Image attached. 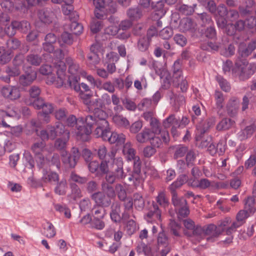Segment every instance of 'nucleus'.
<instances>
[{"mask_svg":"<svg viewBox=\"0 0 256 256\" xmlns=\"http://www.w3.org/2000/svg\"><path fill=\"white\" fill-rule=\"evenodd\" d=\"M108 114L103 110L99 108H95L92 114H88L84 118V122L88 126H94V135L100 134V131L104 129L106 131L110 126L107 120Z\"/></svg>","mask_w":256,"mask_h":256,"instance_id":"f257e3e1","label":"nucleus"},{"mask_svg":"<svg viewBox=\"0 0 256 256\" xmlns=\"http://www.w3.org/2000/svg\"><path fill=\"white\" fill-rule=\"evenodd\" d=\"M124 164L123 159L120 156H115L111 159L110 170L105 177L107 182L113 184L125 178L126 174L124 170Z\"/></svg>","mask_w":256,"mask_h":256,"instance_id":"f03ea898","label":"nucleus"},{"mask_svg":"<svg viewBox=\"0 0 256 256\" xmlns=\"http://www.w3.org/2000/svg\"><path fill=\"white\" fill-rule=\"evenodd\" d=\"M126 155L128 160H134L133 170L128 180L130 182H138L142 178L141 168L142 162L138 156H136V150L132 148H129L126 144L122 150Z\"/></svg>","mask_w":256,"mask_h":256,"instance_id":"7ed1b4c3","label":"nucleus"},{"mask_svg":"<svg viewBox=\"0 0 256 256\" xmlns=\"http://www.w3.org/2000/svg\"><path fill=\"white\" fill-rule=\"evenodd\" d=\"M235 66L240 70L238 78L242 81L248 80L256 72V64L254 63L248 64L246 60H236Z\"/></svg>","mask_w":256,"mask_h":256,"instance_id":"20e7f679","label":"nucleus"},{"mask_svg":"<svg viewBox=\"0 0 256 256\" xmlns=\"http://www.w3.org/2000/svg\"><path fill=\"white\" fill-rule=\"evenodd\" d=\"M23 70L24 74L20 76L19 82L22 86H26L30 85L36 79L37 74L35 70L27 64H24Z\"/></svg>","mask_w":256,"mask_h":256,"instance_id":"39448f33","label":"nucleus"},{"mask_svg":"<svg viewBox=\"0 0 256 256\" xmlns=\"http://www.w3.org/2000/svg\"><path fill=\"white\" fill-rule=\"evenodd\" d=\"M214 122L215 119L212 117L208 118L206 120H200L198 122L196 126V140H200L203 135L209 130L210 128L214 126Z\"/></svg>","mask_w":256,"mask_h":256,"instance_id":"423d86ee","label":"nucleus"},{"mask_svg":"<svg viewBox=\"0 0 256 256\" xmlns=\"http://www.w3.org/2000/svg\"><path fill=\"white\" fill-rule=\"evenodd\" d=\"M18 0H4L0 3V6L5 12H12L14 10H20L24 12L27 8L24 2L21 1L17 3Z\"/></svg>","mask_w":256,"mask_h":256,"instance_id":"0eeeda50","label":"nucleus"},{"mask_svg":"<svg viewBox=\"0 0 256 256\" xmlns=\"http://www.w3.org/2000/svg\"><path fill=\"white\" fill-rule=\"evenodd\" d=\"M84 123V126H76V136L78 140L82 142H88L90 138L92 130H94L95 128L88 126L86 124Z\"/></svg>","mask_w":256,"mask_h":256,"instance_id":"6e6552de","label":"nucleus"},{"mask_svg":"<svg viewBox=\"0 0 256 256\" xmlns=\"http://www.w3.org/2000/svg\"><path fill=\"white\" fill-rule=\"evenodd\" d=\"M90 198L95 202L96 206L98 207L108 208L112 203V200L102 192L93 193L91 194Z\"/></svg>","mask_w":256,"mask_h":256,"instance_id":"1a4fd4ad","label":"nucleus"},{"mask_svg":"<svg viewBox=\"0 0 256 256\" xmlns=\"http://www.w3.org/2000/svg\"><path fill=\"white\" fill-rule=\"evenodd\" d=\"M80 80V76H72V81L69 80L68 82L67 86H70V88L74 90L76 92H80V91L82 92H92L89 86L84 83L82 82L80 84L78 83Z\"/></svg>","mask_w":256,"mask_h":256,"instance_id":"9d476101","label":"nucleus"},{"mask_svg":"<svg viewBox=\"0 0 256 256\" xmlns=\"http://www.w3.org/2000/svg\"><path fill=\"white\" fill-rule=\"evenodd\" d=\"M180 30L184 32L194 34L197 29V25L192 18L186 17L182 18L179 24Z\"/></svg>","mask_w":256,"mask_h":256,"instance_id":"9b49d317","label":"nucleus"},{"mask_svg":"<svg viewBox=\"0 0 256 256\" xmlns=\"http://www.w3.org/2000/svg\"><path fill=\"white\" fill-rule=\"evenodd\" d=\"M1 94L6 98L10 100H14L20 98L19 89L16 86H4L1 89Z\"/></svg>","mask_w":256,"mask_h":256,"instance_id":"f8f14e48","label":"nucleus"},{"mask_svg":"<svg viewBox=\"0 0 256 256\" xmlns=\"http://www.w3.org/2000/svg\"><path fill=\"white\" fill-rule=\"evenodd\" d=\"M256 48V41L249 42L247 46L244 43L240 44L238 49V58H246L248 57Z\"/></svg>","mask_w":256,"mask_h":256,"instance_id":"ddd939ff","label":"nucleus"},{"mask_svg":"<svg viewBox=\"0 0 256 256\" xmlns=\"http://www.w3.org/2000/svg\"><path fill=\"white\" fill-rule=\"evenodd\" d=\"M38 16L42 22L49 24L53 22L55 14L50 8H44L38 11Z\"/></svg>","mask_w":256,"mask_h":256,"instance_id":"4468645a","label":"nucleus"},{"mask_svg":"<svg viewBox=\"0 0 256 256\" xmlns=\"http://www.w3.org/2000/svg\"><path fill=\"white\" fill-rule=\"evenodd\" d=\"M168 96L170 99V104L176 111L185 102V98L182 94H174L172 90H171L168 92Z\"/></svg>","mask_w":256,"mask_h":256,"instance_id":"2eb2a0df","label":"nucleus"},{"mask_svg":"<svg viewBox=\"0 0 256 256\" xmlns=\"http://www.w3.org/2000/svg\"><path fill=\"white\" fill-rule=\"evenodd\" d=\"M239 106L240 100L238 98L233 97L230 99L226 106L228 114L230 117H235L238 114Z\"/></svg>","mask_w":256,"mask_h":256,"instance_id":"dca6fc26","label":"nucleus"},{"mask_svg":"<svg viewBox=\"0 0 256 256\" xmlns=\"http://www.w3.org/2000/svg\"><path fill=\"white\" fill-rule=\"evenodd\" d=\"M118 133L116 132H112L110 126L106 131L104 129L100 131V134L95 135L96 138H101L104 141H108L110 144H116Z\"/></svg>","mask_w":256,"mask_h":256,"instance_id":"f3484780","label":"nucleus"},{"mask_svg":"<svg viewBox=\"0 0 256 256\" xmlns=\"http://www.w3.org/2000/svg\"><path fill=\"white\" fill-rule=\"evenodd\" d=\"M204 235L210 236L206 238L207 241L214 242L215 240V238L221 234L217 226L214 224H210L204 226Z\"/></svg>","mask_w":256,"mask_h":256,"instance_id":"a211bd4d","label":"nucleus"},{"mask_svg":"<svg viewBox=\"0 0 256 256\" xmlns=\"http://www.w3.org/2000/svg\"><path fill=\"white\" fill-rule=\"evenodd\" d=\"M256 130V125L252 124L241 130L237 134L238 138L240 140L244 141L250 138Z\"/></svg>","mask_w":256,"mask_h":256,"instance_id":"6ab92c4d","label":"nucleus"},{"mask_svg":"<svg viewBox=\"0 0 256 256\" xmlns=\"http://www.w3.org/2000/svg\"><path fill=\"white\" fill-rule=\"evenodd\" d=\"M128 17L132 21H138L144 15L143 10L139 6H134L128 8L126 10Z\"/></svg>","mask_w":256,"mask_h":256,"instance_id":"aec40b11","label":"nucleus"},{"mask_svg":"<svg viewBox=\"0 0 256 256\" xmlns=\"http://www.w3.org/2000/svg\"><path fill=\"white\" fill-rule=\"evenodd\" d=\"M196 7V3L192 4V5L180 4L177 5L176 10L180 14L188 16L192 15Z\"/></svg>","mask_w":256,"mask_h":256,"instance_id":"412c9836","label":"nucleus"},{"mask_svg":"<svg viewBox=\"0 0 256 256\" xmlns=\"http://www.w3.org/2000/svg\"><path fill=\"white\" fill-rule=\"evenodd\" d=\"M153 132L149 128H144L136 136V140L140 144H144L150 142L152 138Z\"/></svg>","mask_w":256,"mask_h":256,"instance_id":"4be33fe9","label":"nucleus"},{"mask_svg":"<svg viewBox=\"0 0 256 256\" xmlns=\"http://www.w3.org/2000/svg\"><path fill=\"white\" fill-rule=\"evenodd\" d=\"M42 180L46 183L56 184L59 180V176L56 172L52 171H48L46 169L42 170Z\"/></svg>","mask_w":256,"mask_h":256,"instance_id":"5701e85b","label":"nucleus"},{"mask_svg":"<svg viewBox=\"0 0 256 256\" xmlns=\"http://www.w3.org/2000/svg\"><path fill=\"white\" fill-rule=\"evenodd\" d=\"M26 61L28 64L34 66H39L42 62V58L36 52L35 50H31L30 54L26 57Z\"/></svg>","mask_w":256,"mask_h":256,"instance_id":"b1692460","label":"nucleus"},{"mask_svg":"<svg viewBox=\"0 0 256 256\" xmlns=\"http://www.w3.org/2000/svg\"><path fill=\"white\" fill-rule=\"evenodd\" d=\"M97 154L99 158L101 160H111L116 156V151L112 150L108 152L106 146H102L98 148Z\"/></svg>","mask_w":256,"mask_h":256,"instance_id":"393cba45","label":"nucleus"},{"mask_svg":"<svg viewBox=\"0 0 256 256\" xmlns=\"http://www.w3.org/2000/svg\"><path fill=\"white\" fill-rule=\"evenodd\" d=\"M121 208L120 204L116 203L112 204L110 206V218L115 223L121 222Z\"/></svg>","mask_w":256,"mask_h":256,"instance_id":"a878e982","label":"nucleus"},{"mask_svg":"<svg viewBox=\"0 0 256 256\" xmlns=\"http://www.w3.org/2000/svg\"><path fill=\"white\" fill-rule=\"evenodd\" d=\"M196 18L202 27L214 24L211 14L206 12L198 14Z\"/></svg>","mask_w":256,"mask_h":256,"instance_id":"bb28decb","label":"nucleus"},{"mask_svg":"<svg viewBox=\"0 0 256 256\" xmlns=\"http://www.w3.org/2000/svg\"><path fill=\"white\" fill-rule=\"evenodd\" d=\"M42 108V112H40V116L43 117V120L46 123L50 122V114L54 110L53 104L50 102H46Z\"/></svg>","mask_w":256,"mask_h":256,"instance_id":"cd10ccee","label":"nucleus"},{"mask_svg":"<svg viewBox=\"0 0 256 256\" xmlns=\"http://www.w3.org/2000/svg\"><path fill=\"white\" fill-rule=\"evenodd\" d=\"M234 124V120L228 118H224L218 124L216 128L218 131H224L232 128Z\"/></svg>","mask_w":256,"mask_h":256,"instance_id":"c85d7f7f","label":"nucleus"},{"mask_svg":"<svg viewBox=\"0 0 256 256\" xmlns=\"http://www.w3.org/2000/svg\"><path fill=\"white\" fill-rule=\"evenodd\" d=\"M66 64L68 66V72L72 76H78L79 72L80 66L72 58L68 57L66 58Z\"/></svg>","mask_w":256,"mask_h":256,"instance_id":"c756f323","label":"nucleus"},{"mask_svg":"<svg viewBox=\"0 0 256 256\" xmlns=\"http://www.w3.org/2000/svg\"><path fill=\"white\" fill-rule=\"evenodd\" d=\"M62 160L64 164L68 168H74L77 164L78 162L74 160V158L67 151H62L61 153Z\"/></svg>","mask_w":256,"mask_h":256,"instance_id":"7c9ffc66","label":"nucleus"},{"mask_svg":"<svg viewBox=\"0 0 256 256\" xmlns=\"http://www.w3.org/2000/svg\"><path fill=\"white\" fill-rule=\"evenodd\" d=\"M172 203L174 206L175 210L180 207L186 206L188 204L187 200L183 196H179L178 194H172Z\"/></svg>","mask_w":256,"mask_h":256,"instance_id":"2f4dec72","label":"nucleus"},{"mask_svg":"<svg viewBox=\"0 0 256 256\" xmlns=\"http://www.w3.org/2000/svg\"><path fill=\"white\" fill-rule=\"evenodd\" d=\"M164 128L172 127H180V118H177L174 114L169 116L163 122Z\"/></svg>","mask_w":256,"mask_h":256,"instance_id":"473e14b6","label":"nucleus"},{"mask_svg":"<svg viewBox=\"0 0 256 256\" xmlns=\"http://www.w3.org/2000/svg\"><path fill=\"white\" fill-rule=\"evenodd\" d=\"M14 21V26L16 28V30H18L22 33L26 34L30 30V25L28 22L25 20L21 21Z\"/></svg>","mask_w":256,"mask_h":256,"instance_id":"72a5a7b5","label":"nucleus"},{"mask_svg":"<svg viewBox=\"0 0 256 256\" xmlns=\"http://www.w3.org/2000/svg\"><path fill=\"white\" fill-rule=\"evenodd\" d=\"M132 198L135 208L138 210H142L144 206L145 202L142 194L138 192L134 193Z\"/></svg>","mask_w":256,"mask_h":256,"instance_id":"f704fd0d","label":"nucleus"},{"mask_svg":"<svg viewBox=\"0 0 256 256\" xmlns=\"http://www.w3.org/2000/svg\"><path fill=\"white\" fill-rule=\"evenodd\" d=\"M113 121L118 127L128 128L130 126V122L128 119L122 115L116 114L113 116Z\"/></svg>","mask_w":256,"mask_h":256,"instance_id":"c9c22d12","label":"nucleus"},{"mask_svg":"<svg viewBox=\"0 0 256 256\" xmlns=\"http://www.w3.org/2000/svg\"><path fill=\"white\" fill-rule=\"evenodd\" d=\"M56 184L54 189V192L59 196L65 195L67 188L66 180L64 178H62L60 182L58 180Z\"/></svg>","mask_w":256,"mask_h":256,"instance_id":"e433bc0d","label":"nucleus"},{"mask_svg":"<svg viewBox=\"0 0 256 256\" xmlns=\"http://www.w3.org/2000/svg\"><path fill=\"white\" fill-rule=\"evenodd\" d=\"M203 35L209 40H216L217 32L214 24L209 25L204 30Z\"/></svg>","mask_w":256,"mask_h":256,"instance_id":"4c0bfd02","label":"nucleus"},{"mask_svg":"<svg viewBox=\"0 0 256 256\" xmlns=\"http://www.w3.org/2000/svg\"><path fill=\"white\" fill-rule=\"evenodd\" d=\"M150 42L145 36H141L138 40L137 48L142 52H146L148 50Z\"/></svg>","mask_w":256,"mask_h":256,"instance_id":"58836bf2","label":"nucleus"},{"mask_svg":"<svg viewBox=\"0 0 256 256\" xmlns=\"http://www.w3.org/2000/svg\"><path fill=\"white\" fill-rule=\"evenodd\" d=\"M58 136H62L66 140H68L70 138V132L66 130L65 126L60 122H56L54 125Z\"/></svg>","mask_w":256,"mask_h":256,"instance_id":"ea45409f","label":"nucleus"},{"mask_svg":"<svg viewBox=\"0 0 256 256\" xmlns=\"http://www.w3.org/2000/svg\"><path fill=\"white\" fill-rule=\"evenodd\" d=\"M136 252L138 254H144L146 256H150L152 254V248L143 242H140L136 248Z\"/></svg>","mask_w":256,"mask_h":256,"instance_id":"a19ab883","label":"nucleus"},{"mask_svg":"<svg viewBox=\"0 0 256 256\" xmlns=\"http://www.w3.org/2000/svg\"><path fill=\"white\" fill-rule=\"evenodd\" d=\"M161 216V212L159 210L158 204L156 203H152V207L150 208V210L146 214L145 218L150 222V219L155 217L157 218H160Z\"/></svg>","mask_w":256,"mask_h":256,"instance_id":"79ce46f5","label":"nucleus"},{"mask_svg":"<svg viewBox=\"0 0 256 256\" xmlns=\"http://www.w3.org/2000/svg\"><path fill=\"white\" fill-rule=\"evenodd\" d=\"M74 37L72 34L64 32L62 34L60 38L58 39V42L61 46L63 44L62 42L64 44L71 45L74 42Z\"/></svg>","mask_w":256,"mask_h":256,"instance_id":"37998d69","label":"nucleus"},{"mask_svg":"<svg viewBox=\"0 0 256 256\" xmlns=\"http://www.w3.org/2000/svg\"><path fill=\"white\" fill-rule=\"evenodd\" d=\"M42 227L44 230V234L46 237L52 238L56 235V232L52 223L47 222L42 224Z\"/></svg>","mask_w":256,"mask_h":256,"instance_id":"c03bdc74","label":"nucleus"},{"mask_svg":"<svg viewBox=\"0 0 256 256\" xmlns=\"http://www.w3.org/2000/svg\"><path fill=\"white\" fill-rule=\"evenodd\" d=\"M108 182V184L104 183L102 185V192L106 196L111 200L116 196V192L114 188Z\"/></svg>","mask_w":256,"mask_h":256,"instance_id":"a18cd8bd","label":"nucleus"},{"mask_svg":"<svg viewBox=\"0 0 256 256\" xmlns=\"http://www.w3.org/2000/svg\"><path fill=\"white\" fill-rule=\"evenodd\" d=\"M254 204L255 200L254 198L252 196H248L245 200L244 209L250 214H253L256 210Z\"/></svg>","mask_w":256,"mask_h":256,"instance_id":"49530a36","label":"nucleus"},{"mask_svg":"<svg viewBox=\"0 0 256 256\" xmlns=\"http://www.w3.org/2000/svg\"><path fill=\"white\" fill-rule=\"evenodd\" d=\"M42 45V48L45 52H46L48 53H52L53 52L58 53V58H61L64 56V55L62 54V50L60 49L57 50H54V44L44 42Z\"/></svg>","mask_w":256,"mask_h":256,"instance_id":"de8ad7c7","label":"nucleus"},{"mask_svg":"<svg viewBox=\"0 0 256 256\" xmlns=\"http://www.w3.org/2000/svg\"><path fill=\"white\" fill-rule=\"evenodd\" d=\"M20 42L14 37H10L6 42L8 48L11 50L18 49L20 47Z\"/></svg>","mask_w":256,"mask_h":256,"instance_id":"09e8293b","label":"nucleus"},{"mask_svg":"<svg viewBox=\"0 0 256 256\" xmlns=\"http://www.w3.org/2000/svg\"><path fill=\"white\" fill-rule=\"evenodd\" d=\"M45 146V142H36L32 146L31 150L36 156H40V154H42V152Z\"/></svg>","mask_w":256,"mask_h":256,"instance_id":"8fccbe9b","label":"nucleus"},{"mask_svg":"<svg viewBox=\"0 0 256 256\" xmlns=\"http://www.w3.org/2000/svg\"><path fill=\"white\" fill-rule=\"evenodd\" d=\"M103 218L94 216L92 222H90V226L92 228H95L97 230H102L105 226V223L102 220Z\"/></svg>","mask_w":256,"mask_h":256,"instance_id":"3c124183","label":"nucleus"},{"mask_svg":"<svg viewBox=\"0 0 256 256\" xmlns=\"http://www.w3.org/2000/svg\"><path fill=\"white\" fill-rule=\"evenodd\" d=\"M82 122V124L84 122V118L80 117L78 118L73 114L70 115L66 120V124L70 127H74L75 126H78V122Z\"/></svg>","mask_w":256,"mask_h":256,"instance_id":"603ef678","label":"nucleus"},{"mask_svg":"<svg viewBox=\"0 0 256 256\" xmlns=\"http://www.w3.org/2000/svg\"><path fill=\"white\" fill-rule=\"evenodd\" d=\"M157 241L159 248L162 246L165 248L166 246H168V238L163 231L158 233Z\"/></svg>","mask_w":256,"mask_h":256,"instance_id":"864d4df0","label":"nucleus"},{"mask_svg":"<svg viewBox=\"0 0 256 256\" xmlns=\"http://www.w3.org/2000/svg\"><path fill=\"white\" fill-rule=\"evenodd\" d=\"M214 96L216 108L219 110L222 109L224 107V97L223 94L219 90H216Z\"/></svg>","mask_w":256,"mask_h":256,"instance_id":"5fc2aeb1","label":"nucleus"},{"mask_svg":"<svg viewBox=\"0 0 256 256\" xmlns=\"http://www.w3.org/2000/svg\"><path fill=\"white\" fill-rule=\"evenodd\" d=\"M188 150V148L186 146L181 144L176 146H175V152L174 155V158L177 159L184 156Z\"/></svg>","mask_w":256,"mask_h":256,"instance_id":"6e6d98bb","label":"nucleus"},{"mask_svg":"<svg viewBox=\"0 0 256 256\" xmlns=\"http://www.w3.org/2000/svg\"><path fill=\"white\" fill-rule=\"evenodd\" d=\"M116 190L117 192L118 197L120 201H124L126 200L127 194L124 186L120 184H116Z\"/></svg>","mask_w":256,"mask_h":256,"instance_id":"4d7b16f0","label":"nucleus"},{"mask_svg":"<svg viewBox=\"0 0 256 256\" xmlns=\"http://www.w3.org/2000/svg\"><path fill=\"white\" fill-rule=\"evenodd\" d=\"M24 159L26 162V166L28 168L32 169L34 167V160L32 154L28 151H25L24 153Z\"/></svg>","mask_w":256,"mask_h":256,"instance_id":"13d9d810","label":"nucleus"},{"mask_svg":"<svg viewBox=\"0 0 256 256\" xmlns=\"http://www.w3.org/2000/svg\"><path fill=\"white\" fill-rule=\"evenodd\" d=\"M44 102L45 101L44 100L40 97L37 98H36L34 99H32V100L30 102L26 101L27 104L32 106L34 108L37 110H41Z\"/></svg>","mask_w":256,"mask_h":256,"instance_id":"bf43d9fd","label":"nucleus"},{"mask_svg":"<svg viewBox=\"0 0 256 256\" xmlns=\"http://www.w3.org/2000/svg\"><path fill=\"white\" fill-rule=\"evenodd\" d=\"M161 87L163 90L168 89L171 85V76L169 74H166L160 76Z\"/></svg>","mask_w":256,"mask_h":256,"instance_id":"052dcab7","label":"nucleus"},{"mask_svg":"<svg viewBox=\"0 0 256 256\" xmlns=\"http://www.w3.org/2000/svg\"><path fill=\"white\" fill-rule=\"evenodd\" d=\"M68 141V140H66L64 138H59L55 141L54 146L56 149L60 150L61 154L62 151H66V148Z\"/></svg>","mask_w":256,"mask_h":256,"instance_id":"680f3d73","label":"nucleus"},{"mask_svg":"<svg viewBox=\"0 0 256 256\" xmlns=\"http://www.w3.org/2000/svg\"><path fill=\"white\" fill-rule=\"evenodd\" d=\"M70 28L73 34L79 35L82 32L83 26L77 22H72L70 25Z\"/></svg>","mask_w":256,"mask_h":256,"instance_id":"e2e57ef3","label":"nucleus"},{"mask_svg":"<svg viewBox=\"0 0 256 256\" xmlns=\"http://www.w3.org/2000/svg\"><path fill=\"white\" fill-rule=\"evenodd\" d=\"M176 210V211L178 218L179 220L187 217L190 214V210L188 204Z\"/></svg>","mask_w":256,"mask_h":256,"instance_id":"0e129e2a","label":"nucleus"},{"mask_svg":"<svg viewBox=\"0 0 256 256\" xmlns=\"http://www.w3.org/2000/svg\"><path fill=\"white\" fill-rule=\"evenodd\" d=\"M169 228L174 235L176 236H180L178 230L181 228V226L180 224L176 222L174 220H170L169 223Z\"/></svg>","mask_w":256,"mask_h":256,"instance_id":"69168bd1","label":"nucleus"},{"mask_svg":"<svg viewBox=\"0 0 256 256\" xmlns=\"http://www.w3.org/2000/svg\"><path fill=\"white\" fill-rule=\"evenodd\" d=\"M111 162V160H102L100 164L99 169L102 174H104L106 176L110 170V163Z\"/></svg>","mask_w":256,"mask_h":256,"instance_id":"338daca9","label":"nucleus"},{"mask_svg":"<svg viewBox=\"0 0 256 256\" xmlns=\"http://www.w3.org/2000/svg\"><path fill=\"white\" fill-rule=\"evenodd\" d=\"M103 26L102 22L100 20H94L90 24V30L94 34H96L101 30Z\"/></svg>","mask_w":256,"mask_h":256,"instance_id":"774afa93","label":"nucleus"}]
</instances>
